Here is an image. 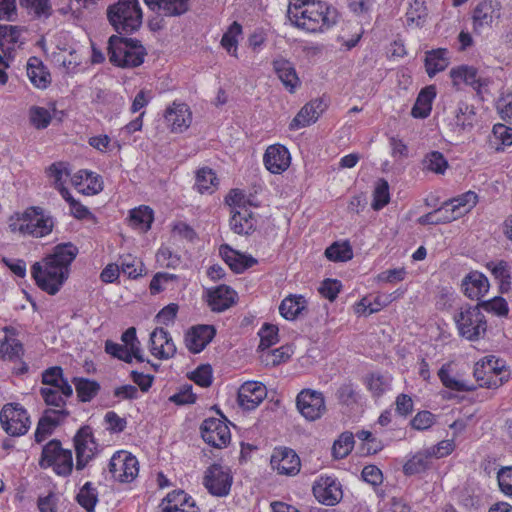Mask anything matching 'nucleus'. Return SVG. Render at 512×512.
<instances>
[{
  "instance_id": "obj_1",
  "label": "nucleus",
  "mask_w": 512,
  "mask_h": 512,
  "mask_svg": "<svg viewBox=\"0 0 512 512\" xmlns=\"http://www.w3.org/2000/svg\"><path fill=\"white\" fill-rule=\"evenodd\" d=\"M78 253V247L72 242L54 246L51 253L31 267V275L36 285L49 295L57 294L68 279L71 264Z\"/></svg>"
},
{
  "instance_id": "obj_2",
  "label": "nucleus",
  "mask_w": 512,
  "mask_h": 512,
  "mask_svg": "<svg viewBox=\"0 0 512 512\" xmlns=\"http://www.w3.org/2000/svg\"><path fill=\"white\" fill-rule=\"evenodd\" d=\"M287 16L291 23L308 32L328 29L336 23V10L326 2L304 0L300 5L290 4Z\"/></svg>"
},
{
  "instance_id": "obj_3",
  "label": "nucleus",
  "mask_w": 512,
  "mask_h": 512,
  "mask_svg": "<svg viewBox=\"0 0 512 512\" xmlns=\"http://www.w3.org/2000/svg\"><path fill=\"white\" fill-rule=\"evenodd\" d=\"M107 51L109 61L124 69L139 67L147 55L141 41L118 35L109 37Z\"/></svg>"
},
{
  "instance_id": "obj_4",
  "label": "nucleus",
  "mask_w": 512,
  "mask_h": 512,
  "mask_svg": "<svg viewBox=\"0 0 512 512\" xmlns=\"http://www.w3.org/2000/svg\"><path fill=\"white\" fill-rule=\"evenodd\" d=\"M107 18L119 34H131L142 25L143 13L138 0H118L107 9Z\"/></svg>"
},
{
  "instance_id": "obj_5",
  "label": "nucleus",
  "mask_w": 512,
  "mask_h": 512,
  "mask_svg": "<svg viewBox=\"0 0 512 512\" xmlns=\"http://www.w3.org/2000/svg\"><path fill=\"white\" fill-rule=\"evenodd\" d=\"M454 320L459 331V335L469 341L479 340L484 336L487 330V322L479 306H462Z\"/></svg>"
},
{
  "instance_id": "obj_6",
  "label": "nucleus",
  "mask_w": 512,
  "mask_h": 512,
  "mask_svg": "<svg viewBox=\"0 0 512 512\" xmlns=\"http://www.w3.org/2000/svg\"><path fill=\"white\" fill-rule=\"evenodd\" d=\"M39 466L42 469L49 467L61 477H67L73 470L72 451L62 448L59 440L53 439L43 446Z\"/></svg>"
},
{
  "instance_id": "obj_7",
  "label": "nucleus",
  "mask_w": 512,
  "mask_h": 512,
  "mask_svg": "<svg viewBox=\"0 0 512 512\" xmlns=\"http://www.w3.org/2000/svg\"><path fill=\"white\" fill-rule=\"evenodd\" d=\"M0 423L3 430L13 437L25 435L31 425L27 410L19 403H7L2 407Z\"/></svg>"
},
{
  "instance_id": "obj_8",
  "label": "nucleus",
  "mask_w": 512,
  "mask_h": 512,
  "mask_svg": "<svg viewBox=\"0 0 512 512\" xmlns=\"http://www.w3.org/2000/svg\"><path fill=\"white\" fill-rule=\"evenodd\" d=\"M296 406L300 414L309 421L321 418L326 412L324 395L312 389H303L298 393Z\"/></svg>"
},
{
  "instance_id": "obj_9",
  "label": "nucleus",
  "mask_w": 512,
  "mask_h": 512,
  "mask_svg": "<svg viewBox=\"0 0 512 512\" xmlns=\"http://www.w3.org/2000/svg\"><path fill=\"white\" fill-rule=\"evenodd\" d=\"M108 468L114 480L130 482L138 474V460L126 451H118L111 457Z\"/></svg>"
},
{
  "instance_id": "obj_10",
  "label": "nucleus",
  "mask_w": 512,
  "mask_h": 512,
  "mask_svg": "<svg viewBox=\"0 0 512 512\" xmlns=\"http://www.w3.org/2000/svg\"><path fill=\"white\" fill-rule=\"evenodd\" d=\"M233 477L228 470L219 464H212L205 471L203 485L208 492L216 497H224L230 493Z\"/></svg>"
},
{
  "instance_id": "obj_11",
  "label": "nucleus",
  "mask_w": 512,
  "mask_h": 512,
  "mask_svg": "<svg viewBox=\"0 0 512 512\" xmlns=\"http://www.w3.org/2000/svg\"><path fill=\"white\" fill-rule=\"evenodd\" d=\"M200 430L202 439L212 447L223 448L230 442V430L220 419H205L201 424Z\"/></svg>"
},
{
  "instance_id": "obj_12",
  "label": "nucleus",
  "mask_w": 512,
  "mask_h": 512,
  "mask_svg": "<svg viewBox=\"0 0 512 512\" xmlns=\"http://www.w3.org/2000/svg\"><path fill=\"white\" fill-rule=\"evenodd\" d=\"M27 223L25 224L26 235L33 237H44L52 232L54 227L53 218L45 215L40 207H30L25 211Z\"/></svg>"
},
{
  "instance_id": "obj_13",
  "label": "nucleus",
  "mask_w": 512,
  "mask_h": 512,
  "mask_svg": "<svg viewBox=\"0 0 512 512\" xmlns=\"http://www.w3.org/2000/svg\"><path fill=\"white\" fill-rule=\"evenodd\" d=\"M271 466L279 474L294 476L300 471L301 461L296 452L288 447L275 448L271 456Z\"/></svg>"
},
{
  "instance_id": "obj_14",
  "label": "nucleus",
  "mask_w": 512,
  "mask_h": 512,
  "mask_svg": "<svg viewBox=\"0 0 512 512\" xmlns=\"http://www.w3.org/2000/svg\"><path fill=\"white\" fill-rule=\"evenodd\" d=\"M215 335L216 328L213 325L200 324L192 326L185 334V345L191 353L198 354L207 347Z\"/></svg>"
},
{
  "instance_id": "obj_15",
  "label": "nucleus",
  "mask_w": 512,
  "mask_h": 512,
  "mask_svg": "<svg viewBox=\"0 0 512 512\" xmlns=\"http://www.w3.org/2000/svg\"><path fill=\"white\" fill-rule=\"evenodd\" d=\"M312 491L315 498L326 506L336 505L343 496L340 483L332 477H321L313 485Z\"/></svg>"
},
{
  "instance_id": "obj_16",
  "label": "nucleus",
  "mask_w": 512,
  "mask_h": 512,
  "mask_svg": "<svg viewBox=\"0 0 512 512\" xmlns=\"http://www.w3.org/2000/svg\"><path fill=\"white\" fill-rule=\"evenodd\" d=\"M266 387L261 382L247 381L238 392V403L245 410H253L266 397Z\"/></svg>"
},
{
  "instance_id": "obj_17",
  "label": "nucleus",
  "mask_w": 512,
  "mask_h": 512,
  "mask_svg": "<svg viewBox=\"0 0 512 512\" xmlns=\"http://www.w3.org/2000/svg\"><path fill=\"white\" fill-rule=\"evenodd\" d=\"M150 352L160 359H169L175 355L176 346L167 330L157 327L150 334Z\"/></svg>"
},
{
  "instance_id": "obj_18",
  "label": "nucleus",
  "mask_w": 512,
  "mask_h": 512,
  "mask_svg": "<svg viewBox=\"0 0 512 512\" xmlns=\"http://www.w3.org/2000/svg\"><path fill=\"white\" fill-rule=\"evenodd\" d=\"M164 119L172 132L181 133L190 126L192 115L187 104L174 102L165 110Z\"/></svg>"
},
{
  "instance_id": "obj_19",
  "label": "nucleus",
  "mask_w": 512,
  "mask_h": 512,
  "mask_svg": "<svg viewBox=\"0 0 512 512\" xmlns=\"http://www.w3.org/2000/svg\"><path fill=\"white\" fill-rule=\"evenodd\" d=\"M69 415L66 409H46L39 419L34 437L37 443H41L51 435L61 421Z\"/></svg>"
},
{
  "instance_id": "obj_20",
  "label": "nucleus",
  "mask_w": 512,
  "mask_h": 512,
  "mask_svg": "<svg viewBox=\"0 0 512 512\" xmlns=\"http://www.w3.org/2000/svg\"><path fill=\"white\" fill-rule=\"evenodd\" d=\"M263 161L268 171L273 174H280L289 167L291 157L285 146L275 144L266 149Z\"/></svg>"
},
{
  "instance_id": "obj_21",
  "label": "nucleus",
  "mask_w": 512,
  "mask_h": 512,
  "mask_svg": "<svg viewBox=\"0 0 512 512\" xmlns=\"http://www.w3.org/2000/svg\"><path fill=\"white\" fill-rule=\"evenodd\" d=\"M237 293L227 285L207 290V302L214 312H223L236 303Z\"/></svg>"
},
{
  "instance_id": "obj_22",
  "label": "nucleus",
  "mask_w": 512,
  "mask_h": 512,
  "mask_svg": "<svg viewBox=\"0 0 512 512\" xmlns=\"http://www.w3.org/2000/svg\"><path fill=\"white\" fill-rule=\"evenodd\" d=\"M219 253L230 269L237 273H243L248 268L257 264V260L250 256L232 249L228 244H222Z\"/></svg>"
},
{
  "instance_id": "obj_23",
  "label": "nucleus",
  "mask_w": 512,
  "mask_h": 512,
  "mask_svg": "<svg viewBox=\"0 0 512 512\" xmlns=\"http://www.w3.org/2000/svg\"><path fill=\"white\" fill-rule=\"evenodd\" d=\"M192 498L183 490H174L162 500L160 507L162 512H199V508Z\"/></svg>"
},
{
  "instance_id": "obj_24",
  "label": "nucleus",
  "mask_w": 512,
  "mask_h": 512,
  "mask_svg": "<svg viewBox=\"0 0 512 512\" xmlns=\"http://www.w3.org/2000/svg\"><path fill=\"white\" fill-rule=\"evenodd\" d=\"M230 228L239 235H250L256 229V219L248 208L231 209Z\"/></svg>"
},
{
  "instance_id": "obj_25",
  "label": "nucleus",
  "mask_w": 512,
  "mask_h": 512,
  "mask_svg": "<svg viewBox=\"0 0 512 512\" xmlns=\"http://www.w3.org/2000/svg\"><path fill=\"white\" fill-rule=\"evenodd\" d=\"M272 66L284 87L289 92L293 93L300 84L299 77L293 64L283 57H278L272 61Z\"/></svg>"
},
{
  "instance_id": "obj_26",
  "label": "nucleus",
  "mask_w": 512,
  "mask_h": 512,
  "mask_svg": "<svg viewBox=\"0 0 512 512\" xmlns=\"http://www.w3.org/2000/svg\"><path fill=\"white\" fill-rule=\"evenodd\" d=\"M147 7L160 12L166 17H176L185 14L190 7L189 0H144Z\"/></svg>"
},
{
  "instance_id": "obj_27",
  "label": "nucleus",
  "mask_w": 512,
  "mask_h": 512,
  "mask_svg": "<svg viewBox=\"0 0 512 512\" xmlns=\"http://www.w3.org/2000/svg\"><path fill=\"white\" fill-rule=\"evenodd\" d=\"M464 294L472 300H480L489 290V282L480 272H470L462 280Z\"/></svg>"
},
{
  "instance_id": "obj_28",
  "label": "nucleus",
  "mask_w": 512,
  "mask_h": 512,
  "mask_svg": "<svg viewBox=\"0 0 512 512\" xmlns=\"http://www.w3.org/2000/svg\"><path fill=\"white\" fill-rule=\"evenodd\" d=\"M27 76L38 89H46L51 84V75L38 57H30L27 62Z\"/></svg>"
},
{
  "instance_id": "obj_29",
  "label": "nucleus",
  "mask_w": 512,
  "mask_h": 512,
  "mask_svg": "<svg viewBox=\"0 0 512 512\" xmlns=\"http://www.w3.org/2000/svg\"><path fill=\"white\" fill-rule=\"evenodd\" d=\"M454 128L458 132H469L477 122L475 107L460 101L454 112Z\"/></svg>"
},
{
  "instance_id": "obj_30",
  "label": "nucleus",
  "mask_w": 512,
  "mask_h": 512,
  "mask_svg": "<svg viewBox=\"0 0 512 512\" xmlns=\"http://www.w3.org/2000/svg\"><path fill=\"white\" fill-rule=\"evenodd\" d=\"M496 4L491 0H484L477 4L473 11L474 31L479 32L484 27L491 26L496 15Z\"/></svg>"
},
{
  "instance_id": "obj_31",
  "label": "nucleus",
  "mask_w": 512,
  "mask_h": 512,
  "mask_svg": "<svg viewBox=\"0 0 512 512\" xmlns=\"http://www.w3.org/2000/svg\"><path fill=\"white\" fill-rule=\"evenodd\" d=\"M42 383L51 386L50 388H59L65 397L73 395L72 386L64 378L63 369L60 366L49 367L42 373Z\"/></svg>"
},
{
  "instance_id": "obj_32",
  "label": "nucleus",
  "mask_w": 512,
  "mask_h": 512,
  "mask_svg": "<svg viewBox=\"0 0 512 512\" xmlns=\"http://www.w3.org/2000/svg\"><path fill=\"white\" fill-rule=\"evenodd\" d=\"M450 77L452 78L455 86L464 82L477 92L480 91V88L483 85L482 79L478 77L477 69L472 66L462 65L452 68L450 71Z\"/></svg>"
},
{
  "instance_id": "obj_33",
  "label": "nucleus",
  "mask_w": 512,
  "mask_h": 512,
  "mask_svg": "<svg viewBox=\"0 0 512 512\" xmlns=\"http://www.w3.org/2000/svg\"><path fill=\"white\" fill-rule=\"evenodd\" d=\"M436 97V90L434 86H427L423 88L411 110V115L414 118L424 119L429 116L432 110V102Z\"/></svg>"
},
{
  "instance_id": "obj_34",
  "label": "nucleus",
  "mask_w": 512,
  "mask_h": 512,
  "mask_svg": "<svg viewBox=\"0 0 512 512\" xmlns=\"http://www.w3.org/2000/svg\"><path fill=\"white\" fill-rule=\"evenodd\" d=\"M306 300L302 295H289L279 306V312L286 320H294L306 308Z\"/></svg>"
},
{
  "instance_id": "obj_35",
  "label": "nucleus",
  "mask_w": 512,
  "mask_h": 512,
  "mask_svg": "<svg viewBox=\"0 0 512 512\" xmlns=\"http://www.w3.org/2000/svg\"><path fill=\"white\" fill-rule=\"evenodd\" d=\"M447 50L443 48L426 52L425 68L429 77H434L438 72L444 71L448 66L446 58Z\"/></svg>"
},
{
  "instance_id": "obj_36",
  "label": "nucleus",
  "mask_w": 512,
  "mask_h": 512,
  "mask_svg": "<svg viewBox=\"0 0 512 512\" xmlns=\"http://www.w3.org/2000/svg\"><path fill=\"white\" fill-rule=\"evenodd\" d=\"M72 382L81 402H90L100 391V384L95 380L74 377Z\"/></svg>"
},
{
  "instance_id": "obj_37",
  "label": "nucleus",
  "mask_w": 512,
  "mask_h": 512,
  "mask_svg": "<svg viewBox=\"0 0 512 512\" xmlns=\"http://www.w3.org/2000/svg\"><path fill=\"white\" fill-rule=\"evenodd\" d=\"M83 448L85 454H92V458L97 453L98 443L96 442L92 428L90 426L81 427L76 435L74 436V446L75 450L77 447Z\"/></svg>"
},
{
  "instance_id": "obj_38",
  "label": "nucleus",
  "mask_w": 512,
  "mask_h": 512,
  "mask_svg": "<svg viewBox=\"0 0 512 512\" xmlns=\"http://www.w3.org/2000/svg\"><path fill=\"white\" fill-rule=\"evenodd\" d=\"M77 503L87 512H94L98 502V492L91 482H86L76 495Z\"/></svg>"
},
{
  "instance_id": "obj_39",
  "label": "nucleus",
  "mask_w": 512,
  "mask_h": 512,
  "mask_svg": "<svg viewBox=\"0 0 512 512\" xmlns=\"http://www.w3.org/2000/svg\"><path fill=\"white\" fill-rule=\"evenodd\" d=\"M153 210L148 206H140L131 210L129 221L135 227L147 231L153 222Z\"/></svg>"
},
{
  "instance_id": "obj_40",
  "label": "nucleus",
  "mask_w": 512,
  "mask_h": 512,
  "mask_svg": "<svg viewBox=\"0 0 512 512\" xmlns=\"http://www.w3.org/2000/svg\"><path fill=\"white\" fill-rule=\"evenodd\" d=\"M427 8L424 0H414L410 3L406 12V21L408 26L420 27L427 18Z\"/></svg>"
},
{
  "instance_id": "obj_41",
  "label": "nucleus",
  "mask_w": 512,
  "mask_h": 512,
  "mask_svg": "<svg viewBox=\"0 0 512 512\" xmlns=\"http://www.w3.org/2000/svg\"><path fill=\"white\" fill-rule=\"evenodd\" d=\"M430 457L428 453H416L403 465V473L406 476H412L426 471L429 467Z\"/></svg>"
},
{
  "instance_id": "obj_42",
  "label": "nucleus",
  "mask_w": 512,
  "mask_h": 512,
  "mask_svg": "<svg viewBox=\"0 0 512 512\" xmlns=\"http://www.w3.org/2000/svg\"><path fill=\"white\" fill-rule=\"evenodd\" d=\"M355 436L352 432H343L334 442L332 454L335 459L345 458L352 450L355 444Z\"/></svg>"
},
{
  "instance_id": "obj_43",
  "label": "nucleus",
  "mask_w": 512,
  "mask_h": 512,
  "mask_svg": "<svg viewBox=\"0 0 512 512\" xmlns=\"http://www.w3.org/2000/svg\"><path fill=\"white\" fill-rule=\"evenodd\" d=\"M423 169L436 174H444L448 168V161L439 151H431L422 161Z\"/></svg>"
},
{
  "instance_id": "obj_44",
  "label": "nucleus",
  "mask_w": 512,
  "mask_h": 512,
  "mask_svg": "<svg viewBox=\"0 0 512 512\" xmlns=\"http://www.w3.org/2000/svg\"><path fill=\"white\" fill-rule=\"evenodd\" d=\"M325 256L334 262H345L353 257L352 247L348 242H335L325 250Z\"/></svg>"
},
{
  "instance_id": "obj_45",
  "label": "nucleus",
  "mask_w": 512,
  "mask_h": 512,
  "mask_svg": "<svg viewBox=\"0 0 512 512\" xmlns=\"http://www.w3.org/2000/svg\"><path fill=\"white\" fill-rule=\"evenodd\" d=\"M336 399L340 405L352 407L358 403L359 394L352 382L342 383L336 390Z\"/></svg>"
},
{
  "instance_id": "obj_46",
  "label": "nucleus",
  "mask_w": 512,
  "mask_h": 512,
  "mask_svg": "<svg viewBox=\"0 0 512 512\" xmlns=\"http://www.w3.org/2000/svg\"><path fill=\"white\" fill-rule=\"evenodd\" d=\"M318 119V111L312 109V106L305 104L290 123V129L296 130L307 127L315 123Z\"/></svg>"
},
{
  "instance_id": "obj_47",
  "label": "nucleus",
  "mask_w": 512,
  "mask_h": 512,
  "mask_svg": "<svg viewBox=\"0 0 512 512\" xmlns=\"http://www.w3.org/2000/svg\"><path fill=\"white\" fill-rule=\"evenodd\" d=\"M457 212H460V217L468 213L478 202V195L473 191H468L457 198L448 200Z\"/></svg>"
},
{
  "instance_id": "obj_48",
  "label": "nucleus",
  "mask_w": 512,
  "mask_h": 512,
  "mask_svg": "<svg viewBox=\"0 0 512 512\" xmlns=\"http://www.w3.org/2000/svg\"><path fill=\"white\" fill-rule=\"evenodd\" d=\"M439 379L441 380L442 384L451 390L459 391V392H468L475 390V386L473 384H468L463 381H459L452 377L447 368L446 365H443L440 370L438 371Z\"/></svg>"
},
{
  "instance_id": "obj_49",
  "label": "nucleus",
  "mask_w": 512,
  "mask_h": 512,
  "mask_svg": "<svg viewBox=\"0 0 512 512\" xmlns=\"http://www.w3.org/2000/svg\"><path fill=\"white\" fill-rule=\"evenodd\" d=\"M487 267L491 270L493 276L500 281L501 291H507L510 287L511 279L508 263L501 260L496 263L491 262L487 265Z\"/></svg>"
},
{
  "instance_id": "obj_50",
  "label": "nucleus",
  "mask_w": 512,
  "mask_h": 512,
  "mask_svg": "<svg viewBox=\"0 0 512 512\" xmlns=\"http://www.w3.org/2000/svg\"><path fill=\"white\" fill-rule=\"evenodd\" d=\"M390 201L389 184L381 178L377 181L375 189L373 191L372 208L376 211L381 210Z\"/></svg>"
},
{
  "instance_id": "obj_51",
  "label": "nucleus",
  "mask_w": 512,
  "mask_h": 512,
  "mask_svg": "<svg viewBox=\"0 0 512 512\" xmlns=\"http://www.w3.org/2000/svg\"><path fill=\"white\" fill-rule=\"evenodd\" d=\"M242 33V26L238 22H233L228 31L224 33L221 39V45L232 56H237V39L236 36Z\"/></svg>"
},
{
  "instance_id": "obj_52",
  "label": "nucleus",
  "mask_w": 512,
  "mask_h": 512,
  "mask_svg": "<svg viewBox=\"0 0 512 512\" xmlns=\"http://www.w3.org/2000/svg\"><path fill=\"white\" fill-rule=\"evenodd\" d=\"M0 354L3 359H17L23 354V345L17 339L5 337L0 341Z\"/></svg>"
},
{
  "instance_id": "obj_53",
  "label": "nucleus",
  "mask_w": 512,
  "mask_h": 512,
  "mask_svg": "<svg viewBox=\"0 0 512 512\" xmlns=\"http://www.w3.org/2000/svg\"><path fill=\"white\" fill-rule=\"evenodd\" d=\"M278 327L265 323L259 331L260 344L259 349L264 351L275 345L279 341Z\"/></svg>"
},
{
  "instance_id": "obj_54",
  "label": "nucleus",
  "mask_w": 512,
  "mask_h": 512,
  "mask_svg": "<svg viewBox=\"0 0 512 512\" xmlns=\"http://www.w3.org/2000/svg\"><path fill=\"white\" fill-rule=\"evenodd\" d=\"M22 8L33 12L36 17H49L52 13L50 0H19Z\"/></svg>"
},
{
  "instance_id": "obj_55",
  "label": "nucleus",
  "mask_w": 512,
  "mask_h": 512,
  "mask_svg": "<svg viewBox=\"0 0 512 512\" xmlns=\"http://www.w3.org/2000/svg\"><path fill=\"white\" fill-rule=\"evenodd\" d=\"M121 340L123 344L132 351V354H135V359L138 362L144 361L141 343L137 338L135 327H129L125 332H123L121 335Z\"/></svg>"
},
{
  "instance_id": "obj_56",
  "label": "nucleus",
  "mask_w": 512,
  "mask_h": 512,
  "mask_svg": "<svg viewBox=\"0 0 512 512\" xmlns=\"http://www.w3.org/2000/svg\"><path fill=\"white\" fill-rule=\"evenodd\" d=\"M477 306H479L480 310L483 309L497 316H506L509 312L506 300L500 296H496L489 300L480 301L478 302Z\"/></svg>"
},
{
  "instance_id": "obj_57",
  "label": "nucleus",
  "mask_w": 512,
  "mask_h": 512,
  "mask_svg": "<svg viewBox=\"0 0 512 512\" xmlns=\"http://www.w3.org/2000/svg\"><path fill=\"white\" fill-rule=\"evenodd\" d=\"M105 352L126 363H131L133 358H135V354H132V351L127 346L115 343L112 340L105 341Z\"/></svg>"
},
{
  "instance_id": "obj_58",
  "label": "nucleus",
  "mask_w": 512,
  "mask_h": 512,
  "mask_svg": "<svg viewBox=\"0 0 512 512\" xmlns=\"http://www.w3.org/2000/svg\"><path fill=\"white\" fill-rule=\"evenodd\" d=\"M217 177L215 173L209 168H202L196 174L195 187L198 192L204 193L216 186Z\"/></svg>"
},
{
  "instance_id": "obj_59",
  "label": "nucleus",
  "mask_w": 512,
  "mask_h": 512,
  "mask_svg": "<svg viewBox=\"0 0 512 512\" xmlns=\"http://www.w3.org/2000/svg\"><path fill=\"white\" fill-rule=\"evenodd\" d=\"M390 386V379L379 373H372L367 378V388L375 397H380Z\"/></svg>"
},
{
  "instance_id": "obj_60",
  "label": "nucleus",
  "mask_w": 512,
  "mask_h": 512,
  "mask_svg": "<svg viewBox=\"0 0 512 512\" xmlns=\"http://www.w3.org/2000/svg\"><path fill=\"white\" fill-rule=\"evenodd\" d=\"M29 119L31 124L37 129H45L51 122L50 112L39 106H32L29 109Z\"/></svg>"
},
{
  "instance_id": "obj_61",
  "label": "nucleus",
  "mask_w": 512,
  "mask_h": 512,
  "mask_svg": "<svg viewBox=\"0 0 512 512\" xmlns=\"http://www.w3.org/2000/svg\"><path fill=\"white\" fill-rule=\"evenodd\" d=\"M40 395L42 396L46 405L65 409L64 406L66 405V397L61 393L59 388H41Z\"/></svg>"
},
{
  "instance_id": "obj_62",
  "label": "nucleus",
  "mask_w": 512,
  "mask_h": 512,
  "mask_svg": "<svg viewBox=\"0 0 512 512\" xmlns=\"http://www.w3.org/2000/svg\"><path fill=\"white\" fill-rule=\"evenodd\" d=\"M21 31L18 26L0 24V49L4 51L5 43H18Z\"/></svg>"
},
{
  "instance_id": "obj_63",
  "label": "nucleus",
  "mask_w": 512,
  "mask_h": 512,
  "mask_svg": "<svg viewBox=\"0 0 512 512\" xmlns=\"http://www.w3.org/2000/svg\"><path fill=\"white\" fill-rule=\"evenodd\" d=\"M436 417L433 413L427 410L418 412L410 421L413 429L424 431L429 429L435 423Z\"/></svg>"
},
{
  "instance_id": "obj_64",
  "label": "nucleus",
  "mask_w": 512,
  "mask_h": 512,
  "mask_svg": "<svg viewBox=\"0 0 512 512\" xmlns=\"http://www.w3.org/2000/svg\"><path fill=\"white\" fill-rule=\"evenodd\" d=\"M497 480L500 490L512 496V466L501 468L497 473Z\"/></svg>"
}]
</instances>
